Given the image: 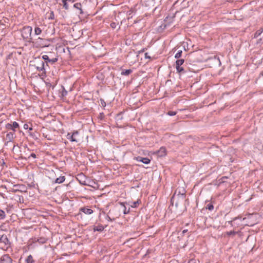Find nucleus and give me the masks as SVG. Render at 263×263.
Instances as JSON below:
<instances>
[{
  "label": "nucleus",
  "instance_id": "36",
  "mask_svg": "<svg viewBox=\"0 0 263 263\" xmlns=\"http://www.w3.org/2000/svg\"><path fill=\"white\" fill-rule=\"evenodd\" d=\"M30 157H33V158H36V155L34 153H32L30 155Z\"/></svg>",
  "mask_w": 263,
  "mask_h": 263
},
{
  "label": "nucleus",
  "instance_id": "17",
  "mask_svg": "<svg viewBox=\"0 0 263 263\" xmlns=\"http://www.w3.org/2000/svg\"><path fill=\"white\" fill-rule=\"evenodd\" d=\"M42 41H43V40L40 37H39L36 41V44H38L39 46L40 47H44L45 45H44L43 44H41V42Z\"/></svg>",
  "mask_w": 263,
  "mask_h": 263
},
{
  "label": "nucleus",
  "instance_id": "14",
  "mask_svg": "<svg viewBox=\"0 0 263 263\" xmlns=\"http://www.w3.org/2000/svg\"><path fill=\"white\" fill-rule=\"evenodd\" d=\"M184 62L183 59L177 60L176 62V67L181 66Z\"/></svg>",
  "mask_w": 263,
  "mask_h": 263
},
{
  "label": "nucleus",
  "instance_id": "2",
  "mask_svg": "<svg viewBox=\"0 0 263 263\" xmlns=\"http://www.w3.org/2000/svg\"><path fill=\"white\" fill-rule=\"evenodd\" d=\"M32 32V28L30 26H26L23 28L22 30V36L26 40L30 39Z\"/></svg>",
  "mask_w": 263,
  "mask_h": 263
},
{
  "label": "nucleus",
  "instance_id": "41",
  "mask_svg": "<svg viewBox=\"0 0 263 263\" xmlns=\"http://www.w3.org/2000/svg\"><path fill=\"white\" fill-rule=\"evenodd\" d=\"M32 129V128H29L30 130H31Z\"/></svg>",
  "mask_w": 263,
  "mask_h": 263
},
{
  "label": "nucleus",
  "instance_id": "39",
  "mask_svg": "<svg viewBox=\"0 0 263 263\" xmlns=\"http://www.w3.org/2000/svg\"><path fill=\"white\" fill-rule=\"evenodd\" d=\"M187 231V230H184L182 231V234H185Z\"/></svg>",
  "mask_w": 263,
  "mask_h": 263
},
{
  "label": "nucleus",
  "instance_id": "1",
  "mask_svg": "<svg viewBox=\"0 0 263 263\" xmlns=\"http://www.w3.org/2000/svg\"><path fill=\"white\" fill-rule=\"evenodd\" d=\"M185 200V190L183 187H178L171 199L172 205L175 203V206L177 208L182 204Z\"/></svg>",
  "mask_w": 263,
  "mask_h": 263
},
{
  "label": "nucleus",
  "instance_id": "6",
  "mask_svg": "<svg viewBox=\"0 0 263 263\" xmlns=\"http://www.w3.org/2000/svg\"><path fill=\"white\" fill-rule=\"evenodd\" d=\"M42 58L46 61V62H49L51 64H53L55 62H56L58 60L57 58H53L52 59H50L49 58V57L47 55H44L42 57Z\"/></svg>",
  "mask_w": 263,
  "mask_h": 263
},
{
  "label": "nucleus",
  "instance_id": "11",
  "mask_svg": "<svg viewBox=\"0 0 263 263\" xmlns=\"http://www.w3.org/2000/svg\"><path fill=\"white\" fill-rule=\"evenodd\" d=\"M0 241L4 242L5 244H8L9 240L6 235H2L0 238Z\"/></svg>",
  "mask_w": 263,
  "mask_h": 263
},
{
  "label": "nucleus",
  "instance_id": "21",
  "mask_svg": "<svg viewBox=\"0 0 263 263\" xmlns=\"http://www.w3.org/2000/svg\"><path fill=\"white\" fill-rule=\"evenodd\" d=\"M67 2V1H62V2L63 3V7L66 10H68L69 8Z\"/></svg>",
  "mask_w": 263,
  "mask_h": 263
},
{
  "label": "nucleus",
  "instance_id": "20",
  "mask_svg": "<svg viewBox=\"0 0 263 263\" xmlns=\"http://www.w3.org/2000/svg\"><path fill=\"white\" fill-rule=\"evenodd\" d=\"M139 204V201L138 200L134 202H131V204H130V206L132 208H136Z\"/></svg>",
  "mask_w": 263,
  "mask_h": 263
},
{
  "label": "nucleus",
  "instance_id": "26",
  "mask_svg": "<svg viewBox=\"0 0 263 263\" xmlns=\"http://www.w3.org/2000/svg\"><path fill=\"white\" fill-rule=\"evenodd\" d=\"M37 69L39 71H42V70H44L45 69V68H44V63L43 62H42L41 66H37Z\"/></svg>",
  "mask_w": 263,
  "mask_h": 263
},
{
  "label": "nucleus",
  "instance_id": "7",
  "mask_svg": "<svg viewBox=\"0 0 263 263\" xmlns=\"http://www.w3.org/2000/svg\"><path fill=\"white\" fill-rule=\"evenodd\" d=\"M136 160L138 161L142 162L144 164H148L150 162V160L147 158L138 157L136 158Z\"/></svg>",
  "mask_w": 263,
  "mask_h": 263
},
{
  "label": "nucleus",
  "instance_id": "10",
  "mask_svg": "<svg viewBox=\"0 0 263 263\" xmlns=\"http://www.w3.org/2000/svg\"><path fill=\"white\" fill-rule=\"evenodd\" d=\"M65 180V177L64 176H61L58 178H57L55 180V183H61L63 182Z\"/></svg>",
  "mask_w": 263,
  "mask_h": 263
},
{
  "label": "nucleus",
  "instance_id": "9",
  "mask_svg": "<svg viewBox=\"0 0 263 263\" xmlns=\"http://www.w3.org/2000/svg\"><path fill=\"white\" fill-rule=\"evenodd\" d=\"M80 211L83 212L85 214H88V215L91 214L93 212V211L91 209H88V208H87L85 207L81 208L80 209Z\"/></svg>",
  "mask_w": 263,
  "mask_h": 263
},
{
  "label": "nucleus",
  "instance_id": "25",
  "mask_svg": "<svg viewBox=\"0 0 263 263\" xmlns=\"http://www.w3.org/2000/svg\"><path fill=\"white\" fill-rule=\"evenodd\" d=\"M182 51V50H179L177 52V53L175 54V58L176 59H179L181 57Z\"/></svg>",
  "mask_w": 263,
  "mask_h": 263
},
{
  "label": "nucleus",
  "instance_id": "12",
  "mask_svg": "<svg viewBox=\"0 0 263 263\" xmlns=\"http://www.w3.org/2000/svg\"><path fill=\"white\" fill-rule=\"evenodd\" d=\"M73 6L74 8H76L77 9H79L80 11L81 14L83 13V11L82 10V5L81 3H76Z\"/></svg>",
  "mask_w": 263,
  "mask_h": 263
},
{
  "label": "nucleus",
  "instance_id": "5",
  "mask_svg": "<svg viewBox=\"0 0 263 263\" xmlns=\"http://www.w3.org/2000/svg\"><path fill=\"white\" fill-rule=\"evenodd\" d=\"M0 263H12V259L8 255H4L0 259Z\"/></svg>",
  "mask_w": 263,
  "mask_h": 263
},
{
  "label": "nucleus",
  "instance_id": "37",
  "mask_svg": "<svg viewBox=\"0 0 263 263\" xmlns=\"http://www.w3.org/2000/svg\"><path fill=\"white\" fill-rule=\"evenodd\" d=\"M101 104L102 106H105L106 103L104 101H101Z\"/></svg>",
  "mask_w": 263,
  "mask_h": 263
},
{
  "label": "nucleus",
  "instance_id": "15",
  "mask_svg": "<svg viewBox=\"0 0 263 263\" xmlns=\"http://www.w3.org/2000/svg\"><path fill=\"white\" fill-rule=\"evenodd\" d=\"M103 230H104V227L102 226H96L93 228L94 231H97L101 232Z\"/></svg>",
  "mask_w": 263,
  "mask_h": 263
},
{
  "label": "nucleus",
  "instance_id": "40",
  "mask_svg": "<svg viewBox=\"0 0 263 263\" xmlns=\"http://www.w3.org/2000/svg\"><path fill=\"white\" fill-rule=\"evenodd\" d=\"M147 54H148V53H146L145 54V58H149V57H148Z\"/></svg>",
  "mask_w": 263,
  "mask_h": 263
},
{
  "label": "nucleus",
  "instance_id": "8",
  "mask_svg": "<svg viewBox=\"0 0 263 263\" xmlns=\"http://www.w3.org/2000/svg\"><path fill=\"white\" fill-rule=\"evenodd\" d=\"M157 153L159 157H163L166 155V149L165 147H162Z\"/></svg>",
  "mask_w": 263,
  "mask_h": 263
},
{
  "label": "nucleus",
  "instance_id": "31",
  "mask_svg": "<svg viewBox=\"0 0 263 263\" xmlns=\"http://www.w3.org/2000/svg\"><path fill=\"white\" fill-rule=\"evenodd\" d=\"M118 24L116 23L115 22H112L111 24H110V26L113 29H115L117 27V26L118 25Z\"/></svg>",
  "mask_w": 263,
  "mask_h": 263
},
{
  "label": "nucleus",
  "instance_id": "33",
  "mask_svg": "<svg viewBox=\"0 0 263 263\" xmlns=\"http://www.w3.org/2000/svg\"><path fill=\"white\" fill-rule=\"evenodd\" d=\"M263 43V38H260L257 41V44H260Z\"/></svg>",
  "mask_w": 263,
  "mask_h": 263
},
{
  "label": "nucleus",
  "instance_id": "34",
  "mask_svg": "<svg viewBox=\"0 0 263 263\" xmlns=\"http://www.w3.org/2000/svg\"><path fill=\"white\" fill-rule=\"evenodd\" d=\"M188 263H198V262L195 259H191Z\"/></svg>",
  "mask_w": 263,
  "mask_h": 263
},
{
  "label": "nucleus",
  "instance_id": "3",
  "mask_svg": "<svg viewBox=\"0 0 263 263\" xmlns=\"http://www.w3.org/2000/svg\"><path fill=\"white\" fill-rule=\"evenodd\" d=\"M78 135L79 132L78 131L73 132L71 135L69 133L67 135V138L69 139L72 142H78L79 141V139L78 138Z\"/></svg>",
  "mask_w": 263,
  "mask_h": 263
},
{
  "label": "nucleus",
  "instance_id": "32",
  "mask_svg": "<svg viewBox=\"0 0 263 263\" xmlns=\"http://www.w3.org/2000/svg\"><path fill=\"white\" fill-rule=\"evenodd\" d=\"M167 114L169 115V116H174L176 114V112L175 111H169L168 112H167Z\"/></svg>",
  "mask_w": 263,
  "mask_h": 263
},
{
  "label": "nucleus",
  "instance_id": "23",
  "mask_svg": "<svg viewBox=\"0 0 263 263\" xmlns=\"http://www.w3.org/2000/svg\"><path fill=\"white\" fill-rule=\"evenodd\" d=\"M35 34L36 35H39L42 32V30L39 27H35L34 29Z\"/></svg>",
  "mask_w": 263,
  "mask_h": 263
},
{
  "label": "nucleus",
  "instance_id": "22",
  "mask_svg": "<svg viewBox=\"0 0 263 263\" xmlns=\"http://www.w3.org/2000/svg\"><path fill=\"white\" fill-rule=\"evenodd\" d=\"M6 216L5 213L2 210H0V220L5 218Z\"/></svg>",
  "mask_w": 263,
  "mask_h": 263
},
{
  "label": "nucleus",
  "instance_id": "35",
  "mask_svg": "<svg viewBox=\"0 0 263 263\" xmlns=\"http://www.w3.org/2000/svg\"><path fill=\"white\" fill-rule=\"evenodd\" d=\"M235 233V232L234 231H230V232H229L227 233V234L228 235H233Z\"/></svg>",
  "mask_w": 263,
  "mask_h": 263
},
{
  "label": "nucleus",
  "instance_id": "13",
  "mask_svg": "<svg viewBox=\"0 0 263 263\" xmlns=\"http://www.w3.org/2000/svg\"><path fill=\"white\" fill-rule=\"evenodd\" d=\"M176 68L177 72L179 73V74H182L185 72L184 68L181 66L176 67Z\"/></svg>",
  "mask_w": 263,
  "mask_h": 263
},
{
  "label": "nucleus",
  "instance_id": "28",
  "mask_svg": "<svg viewBox=\"0 0 263 263\" xmlns=\"http://www.w3.org/2000/svg\"><path fill=\"white\" fill-rule=\"evenodd\" d=\"M124 207L123 212L124 214H126L129 213V208H128V210L126 209V208L125 207V205L123 203L121 204Z\"/></svg>",
  "mask_w": 263,
  "mask_h": 263
},
{
  "label": "nucleus",
  "instance_id": "4",
  "mask_svg": "<svg viewBox=\"0 0 263 263\" xmlns=\"http://www.w3.org/2000/svg\"><path fill=\"white\" fill-rule=\"evenodd\" d=\"M14 138L15 133L14 132H10L8 133L5 138L6 144L12 141Z\"/></svg>",
  "mask_w": 263,
  "mask_h": 263
},
{
  "label": "nucleus",
  "instance_id": "29",
  "mask_svg": "<svg viewBox=\"0 0 263 263\" xmlns=\"http://www.w3.org/2000/svg\"><path fill=\"white\" fill-rule=\"evenodd\" d=\"M5 127L6 129L8 130H13V127L12 126V124L10 123H8L6 125Z\"/></svg>",
  "mask_w": 263,
  "mask_h": 263
},
{
  "label": "nucleus",
  "instance_id": "16",
  "mask_svg": "<svg viewBox=\"0 0 263 263\" xmlns=\"http://www.w3.org/2000/svg\"><path fill=\"white\" fill-rule=\"evenodd\" d=\"M26 263H33L34 260L33 259V257L32 255H29L26 259Z\"/></svg>",
  "mask_w": 263,
  "mask_h": 263
},
{
  "label": "nucleus",
  "instance_id": "24",
  "mask_svg": "<svg viewBox=\"0 0 263 263\" xmlns=\"http://www.w3.org/2000/svg\"><path fill=\"white\" fill-rule=\"evenodd\" d=\"M206 209L212 211L214 209V206L211 203H208L206 206Z\"/></svg>",
  "mask_w": 263,
  "mask_h": 263
},
{
  "label": "nucleus",
  "instance_id": "19",
  "mask_svg": "<svg viewBox=\"0 0 263 263\" xmlns=\"http://www.w3.org/2000/svg\"><path fill=\"white\" fill-rule=\"evenodd\" d=\"M12 124V126L13 127V132H15V129L17 128H18L19 125L15 121L13 122L12 124Z\"/></svg>",
  "mask_w": 263,
  "mask_h": 263
},
{
  "label": "nucleus",
  "instance_id": "38",
  "mask_svg": "<svg viewBox=\"0 0 263 263\" xmlns=\"http://www.w3.org/2000/svg\"><path fill=\"white\" fill-rule=\"evenodd\" d=\"M24 127L25 129H27L28 128V125L27 124H25Z\"/></svg>",
  "mask_w": 263,
  "mask_h": 263
},
{
  "label": "nucleus",
  "instance_id": "18",
  "mask_svg": "<svg viewBox=\"0 0 263 263\" xmlns=\"http://www.w3.org/2000/svg\"><path fill=\"white\" fill-rule=\"evenodd\" d=\"M131 69H127L125 70L122 71L121 74L125 75V76H128L132 72Z\"/></svg>",
  "mask_w": 263,
  "mask_h": 263
},
{
  "label": "nucleus",
  "instance_id": "30",
  "mask_svg": "<svg viewBox=\"0 0 263 263\" xmlns=\"http://www.w3.org/2000/svg\"><path fill=\"white\" fill-rule=\"evenodd\" d=\"M262 32V31H261L260 30H257L254 34V37L256 38L258 36H259L260 35V34Z\"/></svg>",
  "mask_w": 263,
  "mask_h": 263
},
{
  "label": "nucleus",
  "instance_id": "27",
  "mask_svg": "<svg viewBox=\"0 0 263 263\" xmlns=\"http://www.w3.org/2000/svg\"><path fill=\"white\" fill-rule=\"evenodd\" d=\"M54 18V14L53 11H51L49 13V16H48L49 20H53Z\"/></svg>",
  "mask_w": 263,
  "mask_h": 263
}]
</instances>
